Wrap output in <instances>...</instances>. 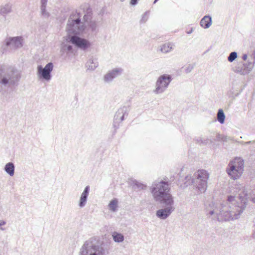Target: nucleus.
<instances>
[{
	"instance_id": "f257e3e1",
	"label": "nucleus",
	"mask_w": 255,
	"mask_h": 255,
	"mask_svg": "<svg viewBox=\"0 0 255 255\" xmlns=\"http://www.w3.org/2000/svg\"><path fill=\"white\" fill-rule=\"evenodd\" d=\"M77 18L73 19L72 15L68 19L66 27L67 35L64 37L61 44V50L67 53H73L75 47L83 51L90 48L91 43L87 39L80 37L85 29V24L81 20V14L77 13Z\"/></svg>"
},
{
	"instance_id": "f03ea898",
	"label": "nucleus",
	"mask_w": 255,
	"mask_h": 255,
	"mask_svg": "<svg viewBox=\"0 0 255 255\" xmlns=\"http://www.w3.org/2000/svg\"><path fill=\"white\" fill-rule=\"evenodd\" d=\"M239 198L240 202L235 200V196H228V206L221 204L219 207H216L209 211V214L213 215L216 214L218 218L220 217L225 221L237 220L240 218L241 215L245 210L248 202V194L247 191L243 189L239 193Z\"/></svg>"
},
{
	"instance_id": "7ed1b4c3",
	"label": "nucleus",
	"mask_w": 255,
	"mask_h": 255,
	"mask_svg": "<svg viewBox=\"0 0 255 255\" xmlns=\"http://www.w3.org/2000/svg\"><path fill=\"white\" fill-rule=\"evenodd\" d=\"M109 251L99 237H92L86 241L80 248L79 255H107Z\"/></svg>"
},
{
	"instance_id": "20e7f679",
	"label": "nucleus",
	"mask_w": 255,
	"mask_h": 255,
	"mask_svg": "<svg viewBox=\"0 0 255 255\" xmlns=\"http://www.w3.org/2000/svg\"><path fill=\"white\" fill-rule=\"evenodd\" d=\"M209 177V174L207 171L199 169L194 173L193 176L189 175L185 177L184 186L193 184L201 193H204L207 189Z\"/></svg>"
},
{
	"instance_id": "39448f33",
	"label": "nucleus",
	"mask_w": 255,
	"mask_h": 255,
	"mask_svg": "<svg viewBox=\"0 0 255 255\" xmlns=\"http://www.w3.org/2000/svg\"><path fill=\"white\" fill-rule=\"evenodd\" d=\"M170 187L168 182L164 180L155 181L150 187V191L154 199L158 202L173 200V197L169 193Z\"/></svg>"
},
{
	"instance_id": "423d86ee",
	"label": "nucleus",
	"mask_w": 255,
	"mask_h": 255,
	"mask_svg": "<svg viewBox=\"0 0 255 255\" xmlns=\"http://www.w3.org/2000/svg\"><path fill=\"white\" fill-rule=\"evenodd\" d=\"M20 78V75L17 70L9 68L5 70L3 67L0 65V91L2 86L11 87L16 85Z\"/></svg>"
},
{
	"instance_id": "0eeeda50",
	"label": "nucleus",
	"mask_w": 255,
	"mask_h": 255,
	"mask_svg": "<svg viewBox=\"0 0 255 255\" xmlns=\"http://www.w3.org/2000/svg\"><path fill=\"white\" fill-rule=\"evenodd\" d=\"M244 167V161L241 157H236L231 161L226 171L229 176L233 179L239 178L242 175Z\"/></svg>"
},
{
	"instance_id": "6e6552de",
	"label": "nucleus",
	"mask_w": 255,
	"mask_h": 255,
	"mask_svg": "<svg viewBox=\"0 0 255 255\" xmlns=\"http://www.w3.org/2000/svg\"><path fill=\"white\" fill-rule=\"evenodd\" d=\"M163 208L158 210L156 212V216L160 219L165 220L175 210L173 206L174 200L163 201L159 202Z\"/></svg>"
},
{
	"instance_id": "1a4fd4ad",
	"label": "nucleus",
	"mask_w": 255,
	"mask_h": 255,
	"mask_svg": "<svg viewBox=\"0 0 255 255\" xmlns=\"http://www.w3.org/2000/svg\"><path fill=\"white\" fill-rule=\"evenodd\" d=\"M53 66L52 62L48 63L44 67L38 65L37 67V74L39 79L42 81H49L52 78L51 72Z\"/></svg>"
},
{
	"instance_id": "9d476101",
	"label": "nucleus",
	"mask_w": 255,
	"mask_h": 255,
	"mask_svg": "<svg viewBox=\"0 0 255 255\" xmlns=\"http://www.w3.org/2000/svg\"><path fill=\"white\" fill-rule=\"evenodd\" d=\"M172 80V77L170 75L164 74L160 76L156 82V88L154 92L157 94L164 92Z\"/></svg>"
},
{
	"instance_id": "9b49d317",
	"label": "nucleus",
	"mask_w": 255,
	"mask_h": 255,
	"mask_svg": "<svg viewBox=\"0 0 255 255\" xmlns=\"http://www.w3.org/2000/svg\"><path fill=\"white\" fill-rule=\"evenodd\" d=\"M129 111V107L127 106H123V107L118 109L116 113L114 118L113 126L115 128H118L116 124H119L125 120V117H127Z\"/></svg>"
},
{
	"instance_id": "f8f14e48",
	"label": "nucleus",
	"mask_w": 255,
	"mask_h": 255,
	"mask_svg": "<svg viewBox=\"0 0 255 255\" xmlns=\"http://www.w3.org/2000/svg\"><path fill=\"white\" fill-rule=\"evenodd\" d=\"M5 45L11 49H17L23 46V39L20 36L10 37L5 39Z\"/></svg>"
},
{
	"instance_id": "ddd939ff",
	"label": "nucleus",
	"mask_w": 255,
	"mask_h": 255,
	"mask_svg": "<svg viewBox=\"0 0 255 255\" xmlns=\"http://www.w3.org/2000/svg\"><path fill=\"white\" fill-rule=\"evenodd\" d=\"M123 72V69L121 68H116L109 71L104 76L105 82H112L115 78L121 76Z\"/></svg>"
},
{
	"instance_id": "4468645a",
	"label": "nucleus",
	"mask_w": 255,
	"mask_h": 255,
	"mask_svg": "<svg viewBox=\"0 0 255 255\" xmlns=\"http://www.w3.org/2000/svg\"><path fill=\"white\" fill-rule=\"evenodd\" d=\"M253 66L252 62H249L248 64H239L235 67L234 71L235 72L241 75H247L252 70Z\"/></svg>"
},
{
	"instance_id": "2eb2a0df",
	"label": "nucleus",
	"mask_w": 255,
	"mask_h": 255,
	"mask_svg": "<svg viewBox=\"0 0 255 255\" xmlns=\"http://www.w3.org/2000/svg\"><path fill=\"white\" fill-rule=\"evenodd\" d=\"M90 187L89 185L86 186L83 192H82L80 198V200L79 202V206L80 208H83L85 206L87 201L88 197L90 192Z\"/></svg>"
},
{
	"instance_id": "dca6fc26",
	"label": "nucleus",
	"mask_w": 255,
	"mask_h": 255,
	"mask_svg": "<svg viewBox=\"0 0 255 255\" xmlns=\"http://www.w3.org/2000/svg\"><path fill=\"white\" fill-rule=\"evenodd\" d=\"M212 20L211 16L206 15L201 20L200 24L204 28H209L212 24Z\"/></svg>"
},
{
	"instance_id": "f3484780",
	"label": "nucleus",
	"mask_w": 255,
	"mask_h": 255,
	"mask_svg": "<svg viewBox=\"0 0 255 255\" xmlns=\"http://www.w3.org/2000/svg\"><path fill=\"white\" fill-rule=\"evenodd\" d=\"M99 65L97 58H90L86 64V66L89 70L93 71L96 69Z\"/></svg>"
},
{
	"instance_id": "a211bd4d",
	"label": "nucleus",
	"mask_w": 255,
	"mask_h": 255,
	"mask_svg": "<svg viewBox=\"0 0 255 255\" xmlns=\"http://www.w3.org/2000/svg\"><path fill=\"white\" fill-rule=\"evenodd\" d=\"M4 171L10 176H13L15 169L14 163L11 162L6 163L4 166Z\"/></svg>"
},
{
	"instance_id": "6ab92c4d",
	"label": "nucleus",
	"mask_w": 255,
	"mask_h": 255,
	"mask_svg": "<svg viewBox=\"0 0 255 255\" xmlns=\"http://www.w3.org/2000/svg\"><path fill=\"white\" fill-rule=\"evenodd\" d=\"M131 185L133 186V188L135 190L137 189L138 190H145L146 188V185L143 184L142 183H140L137 181L136 180H133L131 181Z\"/></svg>"
},
{
	"instance_id": "aec40b11",
	"label": "nucleus",
	"mask_w": 255,
	"mask_h": 255,
	"mask_svg": "<svg viewBox=\"0 0 255 255\" xmlns=\"http://www.w3.org/2000/svg\"><path fill=\"white\" fill-rule=\"evenodd\" d=\"M92 9L90 6H88L86 8V10L83 17L85 22H88L90 21L92 19Z\"/></svg>"
},
{
	"instance_id": "412c9836",
	"label": "nucleus",
	"mask_w": 255,
	"mask_h": 255,
	"mask_svg": "<svg viewBox=\"0 0 255 255\" xmlns=\"http://www.w3.org/2000/svg\"><path fill=\"white\" fill-rule=\"evenodd\" d=\"M11 11V5L10 4H6L2 6L0 9V13L2 15L6 14Z\"/></svg>"
},
{
	"instance_id": "4be33fe9",
	"label": "nucleus",
	"mask_w": 255,
	"mask_h": 255,
	"mask_svg": "<svg viewBox=\"0 0 255 255\" xmlns=\"http://www.w3.org/2000/svg\"><path fill=\"white\" fill-rule=\"evenodd\" d=\"M225 118L223 110L222 109H219L217 113V121L221 124H223L225 123Z\"/></svg>"
},
{
	"instance_id": "5701e85b",
	"label": "nucleus",
	"mask_w": 255,
	"mask_h": 255,
	"mask_svg": "<svg viewBox=\"0 0 255 255\" xmlns=\"http://www.w3.org/2000/svg\"><path fill=\"white\" fill-rule=\"evenodd\" d=\"M118 201L117 199L114 198L112 200L109 204V209L113 211L116 212L117 210Z\"/></svg>"
},
{
	"instance_id": "b1692460",
	"label": "nucleus",
	"mask_w": 255,
	"mask_h": 255,
	"mask_svg": "<svg viewBox=\"0 0 255 255\" xmlns=\"http://www.w3.org/2000/svg\"><path fill=\"white\" fill-rule=\"evenodd\" d=\"M113 240L115 242L121 243L124 240V236L117 232H114L113 235Z\"/></svg>"
},
{
	"instance_id": "393cba45",
	"label": "nucleus",
	"mask_w": 255,
	"mask_h": 255,
	"mask_svg": "<svg viewBox=\"0 0 255 255\" xmlns=\"http://www.w3.org/2000/svg\"><path fill=\"white\" fill-rule=\"evenodd\" d=\"M46 6L47 4H41L40 10L42 16L44 18H47L50 16V14L46 11Z\"/></svg>"
},
{
	"instance_id": "a878e982",
	"label": "nucleus",
	"mask_w": 255,
	"mask_h": 255,
	"mask_svg": "<svg viewBox=\"0 0 255 255\" xmlns=\"http://www.w3.org/2000/svg\"><path fill=\"white\" fill-rule=\"evenodd\" d=\"M172 49L171 44L170 43H165L161 46L160 50L162 52L167 53L170 52Z\"/></svg>"
},
{
	"instance_id": "bb28decb",
	"label": "nucleus",
	"mask_w": 255,
	"mask_h": 255,
	"mask_svg": "<svg viewBox=\"0 0 255 255\" xmlns=\"http://www.w3.org/2000/svg\"><path fill=\"white\" fill-rule=\"evenodd\" d=\"M238 57V53L237 52L234 51L230 53L228 57V60L230 62H233Z\"/></svg>"
},
{
	"instance_id": "cd10ccee",
	"label": "nucleus",
	"mask_w": 255,
	"mask_h": 255,
	"mask_svg": "<svg viewBox=\"0 0 255 255\" xmlns=\"http://www.w3.org/2000/svg\"><path fill=\"white\" fill-rule=\"evenodd\" d=\"M88 23V25L89 27V28L91 29V31L92 32L95 31L96 28H97V23L95 21H92L90 20Z\"/></svg>"
},
{
	"instance_id": "c85d7f7f",
	"label": "nucleus",
	"mask_w": 255,
	"mask_h": 255,
	"mask_svg": "<svg viewBox=\"0 0 255 255\" xmlns=\"http://www.w3.org/2000/svg\"><path fill=\"white\" fill-rule=\"evenodd\" d=\"M149 13V11H145L142 15V18L140 20V22L145 23L148 19L147 15Z\"/></svg>"
},
{
	"instance_id": "c756f323",
	"label": "nucleus",
	"mask_w": 255,
	"mask_h": 255,
	"mask_svg": "<svg viewBox=\"0 0 255 255\" xmlns=\"http://www.w3.org/2000/svg\"><path fill=\"white\" fill-rule=\"evenodd\" d=\"M194 67V64H189L185 68L186 73H190Z\"/></svg>"
},
{
	"instance_id": "7c9ffc66",
	"label": "nucleus",
	"mask_w": 255,
	"mask_h": 255,
	"mask_svg": "<svg viewBox=\"0 0 255 255\" xmlns=\"http://www.w3.org/2000/svg\"><path fill=\"white\" fill-rule=\"evenodd\" d=\"M207 139H204L201 137H199L196 139V142L197 143H203V144H207L208 143Z\"/></svg>"
},
{
	"instance_id": "2f4dec72",
	"label": "nucleus",
	"mask_w": 255,
	"mask_h": 255,
	"mask_svg": "<svg viewBox=\"0 0 255 255\" xmlns=\"http://www.w3.org/2000/svg\"><path fill=\"white\" fill-rule=\"evenodd\" d=\"M6 224V222L3 220H0V229L1 230L3 231L4 230V228L2 227V226H4Z\"/></svg>"
},
{
	"instance_id": "473e14b6",
	"label": "nucleus",
	"mask_w": 255,
	"mask_h": 255,
	"mask_svg": "<svg viewBox=\"0 0 255 255\" xmlns=\"http://www.w3.org/2000/svg\"><path fill=\"white\" fill-rule=\"evenodd\" d=\"M223 134H217L216 135V139H215V140L216 141H221V138H222V136Z\"/></svg>"
},
{
	"instance_id": "72a5a7b5",
	"label": "nucleus",
	"mask_w": 255,
	"mask_h": 255,
	"mask_svg": "<svg viewBox=\"0 0 255 255\" xmlns=\"http://www.w3.org/2000/svg\"><path fill=\"white\" fill-rule=\"evenodd\" d=\"M139 0H130V4L131 5H135L138 1Z\"/></svg>"
},
{
	"instance_id": "f704fd0d",
	"label": "nucleus",
	"mask_w": 255,
	"mask_h": 255,
	"mask_svg": "<svg viewBox=\"0 0 255 255\" xmlns=\"http://www.w3.org/2000/svg\"><path fill=\"white\" fill-rule=\"evenodd\" d=\"M229 138V137H228L227 136H225V135H222V138H221V141H227V140Z\"/></svg>"
},
{
	"instance_id": "c9c22d12",
	"label": "nucleus",
	"mask_w": 255,
	"mask_h": 255,
	"mask_svg": "<svg viewBox=\"0 0 255 255\" xmlns=\"http://www.w3.org/2000/svg\"><path fill=\"white\" fill-rule=\"evenodd\" d=\"M48 0H40L41 4H44L47 3Z\"/></svg>"
},
{
	"instance_id": "e433bc0d",
	"label": "nucleus",
	"mask_w": 255,
	"mask_h": 255,
	"mask_svg": "<svg viewBox=\"0 0 255 255\" xmlns=\"http://www.w3.org/2000/svg\"><path fill=\"white\" fill-rule=\"evenodd\" d=\"M194 30V28L192 27L189 31H187V33L188 34H191L193 32Z\"/></svg>"
},
{
	"instance_id": "4c0bfd02",
	"label": "nucleus",
	"mask_w": 255,
	"mask_h": 255,
	"mask_svg": "<svg viewBox=\"0 0 255 255\" xmlns=\"http://www.w3.org/2000/svg\"><path fill=\"white\" fill-rule=\"evenodd\" d=\"M242 59L244 61L246 60L247 59V55L246 54H243L242 56Z\"/></svg>"
},
{
	"instance_id": "58836bf2",
	"label": "nucleus",
	"mask_w": 255,
	"mask_h": 255,
	"mask_svg": "<svg viewBox=\"0 0 255 255\" xmlns=\"http://www.w3.org/2000/svg\"><path fill=\"white\" fill-rule=\"evenodd\" d=\"M254 142H255V140H254V141H247V142H244V144H251V143H254Z\"/></svg>"
},
{
	"instance_id": "ea45409f",
	"label": "nucleus",
	"mask_w": 255,
	"mask_h": 255,
	"mask_svg": "<svg viewBox=\"0 0 255 255\" xmlns=\"http://www.w3.org/2000/svg\"><path fill=\"white\" fill-rule=\"evenodd\" d=\"M159 0H154V1H153V3L155 4V3H156Z\"/></svg>"
},
{
	"instance_id": "a19ab883",
	"label": "nucleus",
	"mask_w": 255,
	"mask_h": 255,
	"mask_svg": "<svg viewBox=\"0 0 255 255\" xmlns=\"http://www.w3.org/2000/svg\"><path fill=\"white\" fill-rule=\"evenodd\" d=\"M125 0H121V1L122 2H123V1H124Z\"/></svg>"
}]
</instances>
